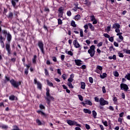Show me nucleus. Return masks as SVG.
<instances>
[{
	"instance_id": "obj_1",
	"label": "nucleus",
	"mask_w": 130,
	"mask_h": 130,
	"mask_svg": "<svg viewBox=\"0 0 130 130\" xmlns=\"http://www.w3.org/2000/svg\"><path fill=\"white\" fill-rule=\"evenodd\" d=\"M7 42L5 44V48L7 51L8 55L12 54V52H11V41H12V35L9 32L7 34Z\"/></svg>"
},
{
	"instance_id": "obj_2",
	"label": "nucleus",
	"mask_w": 130,
	"mask_h": 130,
	"mask_svg": "<svg viewBox=\"0 0 130 130\" xmlns=\"http://www.w3.org/2000/svg\"><path fill=\"white\" fill-rule=\"evenodd\" d=\"M5 83H7V81L9 82V81H10V84H11L14 88H18V87L21 85V81L17 82L13 79L10 80V77H8L7 76H5Z\"/></svg>"
},
{
	"instance_id": "obj_3",
	"label": "nucleus",
	"mask_w": 130,
	"mask_h": 130,
	"mask_svg": "<svg viewBox=\"0 0 130 130\" xmlns=\"http://www.w3.org/2000/svg\"><path fill=\"white\" fill-rule=\"evenodd\" d=\"M46 95L47 97H45V99L48 103V104H50V100L52 99H54L53 96H51L50 95V94L49 93V89L46 88Z\"/></svg>"
},
{
	"instance_id": "obj_4",
	"label": "nucleus",
	"mask_w": 130,
	"mask_h": 130,
	"mask_svg": "<svg viewBox=\"0 0 130 130\" xmlns=\"http://www.w3.org/2000/svg\"><path fill=\"white\" fill-rule=\"evenodd\" d=\"M88 53L90 54V57H93L95 55V45H91L88 50Z\"/></svg>"
},
{
	"instance_id": "obj_5",
	"label": "nucleus",
	"mask_w": 130,
	"mask_h": 130,
	"mask_svg": "<svg viewBox=\"0 0 130 130\" xmlns=\"http://www.w3.org/2000/svg\"><path fill=\"white\" fill-rule=\"evenodd\" d=\"M67 122L69 125H76V126H79L81 127V124L78 123V122L75 121H73L72 120H67Z\"/></svg>"
},
{
	"instance_id": "obj_6",
	"label": "nucleus",
	"mask_w": 130,
	"mask_h": 130,
	"mask_svg": "<svg viewBox=\"0 0 130 130\" xmlns=\"http://www.w3.org/2000/svg\"><path fill=\"white\" fill-rule=\"evenodd\" d=\"M38 46L40 49L41 50L42 53H43V54H44V48L43 43L42 42V41H39L38 42Z\"/></svg>"
},
{
	"instance_id": "obj_7",
	"label": "nucleus",
	"mask_w": 130,
	"mask_h": 130,
	"mask_svg": "<svg viewBox=\"0 0 130 130\" xmlns=\"http://www.w3.org/2000/svg\"><path fill=\"white\" fill-rule=\"evenodd\" d=\"M100 104L101 106H104V105H108L109 103L108 101L104 100L103 98H101L100 99Z\"/></svg>"
},
{
	"instance_id": "obj_8",
	"label": "nucleus",
	"mask_w": 130,
	"mask_h": 130,
	"mask_svg": "<svg viewBox=\"0 0 130 130\" xmlns=\"http://www.w3.org/2000/svg\"><path fill=\"white\" fill-rule=\"evenodd\" d=\"M63 11H64V8L62 7H60L58 9V17H60V18H62L63 16Z\"/></svg>"
},
{
	"instance_id": "obj_9",
	"label": "nucleus",
	"mask_w": 130,
	"mask_h": 130,
	"mask_svg": "<svg viewBox=\"0 0 130 130\" xmlns=\"http://www.w3.org/2000/svg\"><path fill=\"white\" fill-rule=\"evenodd\" d=\"M121 90H124V91H127L128 90V86L127 85L124 83H121L120 84Z\"/></svg>"
},
{
	"instance_id": "obj_10",
	"label": "nucleus",
	"mask_w": 130,
	"mask_h": 130,
	"mask_svg": "<svg viewBox=\"0 0 130 130\" xmlns=\"http://www.w3.org/2000/svg\"><path fill=\"white\" fill-rule=\"evenodd\" d=\"M102 70H103L102 67L98 66L96 67V70H95V72L97 73V74H102Z\"/></svg>"
},
{
	"instance_id": "obj_11",
	"label": "nucleus",
	"mask_w": 130,
	"mask_h": 130,
	"mask_svg": "<svg viewBox=\"0 0 130 130\" xmlns=\"http://www.w3.org/2000/svg\"><path fill=\"white\" fill-rule=\"evenodd\" d=\"M73 45H74L75 48H80L81 47V45H80L79 42L77 40H75L73 41Z\"/></svg>"
},
{
	"instance_id": "obj_12",
	"label": "nucleus",
	"mask_w": 130,
	"mask_h": 130,
	"mask_svg": "<svg viewBox=\"0 0 130 130\" xmlns=\"http://www.w3.org/2000/svg\"><path fill=\"white\" fill-rule=\"evenodd\" d=\"M2 23H3V21H0V33L2 32L4 35L7 36V35H8V31L5 29L2 30V27L1 26V24H2Z\"/></svg>"
},
{
	"instance_id": "obj_13",
	"label": "nucleus",
	"mask_w": 130,
	"mask_h": 130,
	"mask_svg": "<svg viewBox=\"0 0 130 130\" xmlns=\"http://www.w3.org/2000/svg\"><path fill=\"white\" fill-rule=\"evenodd\" d=\"M113 29H120V24L118 23H115L113 24L112 27Z\"/></svg>"
},
{
	"instance_id": "obj_14",
	"label": "nucleus",
	"mask_w": 130,
	"mask_h": 130,
	"mask_svg": "<svg viewBox=\"0 0 130 130\" xmlns=\"http://www.w3.org/2000/svg\"><path fill=\"white\" fill-rule=\"evenodd\" d=\"M80 85H81V89H82L83 90H85V89H86V83L85 82H81Z\"/></svg>"
},
{
	"instance_id": "obj_15",
	"label": "nucleus",
	"mask_w": 130,
	"mask_h": 130,
	"mask_svg": "<svg viewBox=\"0 0 130 130\" xmlns=\"http://www.w3.org/2000/svg\"><path fill=\"white\" fill-rule=\"evenodd\" d=\"M82 61L81 60H75V63L76 64V66H78V67H80V66L82 64V63H81Z\"/></svg>"
},
{
	"instance_id": "obj_16",
	"label": "nucleus",
	"mask_w": 130,
	"mask_h": 130,
	"mask_svg": "<svg viewBox=\"0 0 130 130\" xmlns=\"http://www.w3.org/2000/svg\"><path fill=\"white\" fill-rule=\"evenodd\" d=\"M85 104L87 105H89L90 106H92V102L89 100L86 99L85 100Z\"/></svg>"
},
{
	"instance_id": "obj_17",
	"label": "nucleus",
	"mask_w": 130,
	"mask_h": 130,
	"mask_svg": "<svg viewBox=\"0 0 130 130\" xmlns=\"http://www.w3.org/2000/svg\"><path fill=\"white\" fill-rule=\"evenodd\" d=\"M16 3H19V0H12L11 1V4H12L13 7H14V8H15L16 7Z\"/></svg>"
},
{
	"instance_id": "obj_18",
	"label": "nucleus",
	"mask_w": 130,
	"mask_h": 130,
	"mask_svg": "<svg viewBox=\"0 0 130 130\" xmlns=\"http://www.w3.org/2000/svg\"><path fill=\"white\" fill-rule=\"evenodd\" d=\"M88 26L89 27V29H90L91 31H94L95 30V27L93 26L92 23H89Z\"/></svg>"
},
{
	"instance_id": "obj_19",
	"label": "nucleus",
	"mask_w": 130,
	"mask_h": 130,
	"mask_svg": "<svg viewBox=\"0 0 130 130\" xmlns=\"http://www.w3.org/2000/svg\"><path fill=\"white\" fill-rule=\"evenodd\" d=\"M9 99L11 101H14V100H16L18 99L17 98V97H16V96L14 95H11L10 96H9Z\"/></svg>"
},
{
	"instance_id": "obj_20",
	"label": "nucleus",
	"mask_w": 130,
	"mask_h": 130,
	"mask_svg": "<svg viewBox=\"0 0 130 130\" xmlns=\"http://www.w3.org/2000/svg\"><path fill=\"white\" fill-rule=\"evenodd\" d=\"M83 112H84V113H88V114H91V113H92V111L88 109H84Z\"/></svg>"
},
{
	"instance_id": "obj_21",
	"label": "nucleus",
	"mask_w": 130,
	"mask_h": 130,
	"mask_svg": "<svg viewBox=\"0 0 130 130\" xmlns=\"http://www.w3.org/2000/svg\"><path fill=\"white\" fill-rule=\"evenodd\" d=\"M74 19L75 20V21H79V20H81V15L79 14L76 15L74 17Z\"/></svg>"
},
{
	"instance_id": "obj_22",
	"label": "nucleus",
	"mask_w": 130,
	"mask_h": 130,
	"mask_svg": "<svg viewBox=\"0 0 130 130\" xmlns=\"http://www.w3.org/2000/svg\"><path fill=\"white\" fill-rule=\"evenodd\" d=\"M105 30L107 33L110 32V31H111V24H110L109 26H107Z\"/></svg>"
},
{
	"instance_id": "obj_23",
	"label": "nucleus",
	"mask_w": 130,
	"mask_h": 130,
	"mask_svg": "<svg viewBox=\"0 0 130 130\" xmlns=\"http://www.w3.org/2000/svg\"><path fill=\"white\" fill-rule=\"evenodd\" d=\"M37 112L39 113V114H41L43 116H46V114L40 110L37 111Z\"/></svg>"
},
{
	"instance_id": "obj_24",
	"label": "nucleus",
	"mask_w": 130,
	"mask_h": 130,
	"mask_svg": "<svg viewBox=\"0 0 130 130\" xmlns=\"http://www.w3.org/2000/svg\"><path fill=\"white\" fill-rule=\"evenodd\" d=\"M13 16L14 15L13 14V13L12 12H10L7 17L8 18V19H10L11 20H12V19H13Z\"/></svg>"
},
{
	"instance_id": "obj_25",
	"label": "nucleus",
	"mask_w": 130,
	"mask_h": 130,
	"mask_svg": "<svg viewBox=\"0 0 130 130\" xmlns=\"http://www.w3.org/2000/svg\"><path fill=\"white\" fill-rule=\"evenodd\" d=\"M107 77V74L105 73L100 75V78L101 79H105V78H106Z\"/></svg>"
},
{
	"instance_id": "obj_26",
	"label": "nucleus",
	"mask_w": 130,
	"mask_h": 130,
	"mask_svg": "<svg viewBox=\"0 0 130 130\" xmlns=\"http://www.w3.org/2000/svg\"><path fill=\"white\" fill-rule=\"evenodd\" d=\"M37 85L38 86V89H39L40 90H41V89H42V84H41V83H40V82H38Z\"/></svg>"
},
{
	"instance_id": "obj_27",
	"label": "nucleus",
	"mask_w": 130,
	"mask_h": 130,
	"mask_svg": "<svg viewBox=\"0 0 130 130\" xmlns=\"http://www.w3.org/2000/svg\"><path fill=\"white\" fill-rule=\"evenodd\" d=\"M66 53H67V54H69V55H71V56H73V55L74 54L73 53V52H72L71 51H68V50H66L65 51Z\"/></svg>"
},
{
	"instance_id": "obj_28",
	"label": "nucleus",
	"mask_w": 130,
	"mask_h": 130,
	"mask_svg": "<svg viewBox=\"0 0 130 130\" xmlns=\"http://www.w3.org/2000/svg\"><path fill=\"white\" fill-rule=\"evenodd\" d=\"M37 58V55H35L34 56V58L32 59V61L33 63H36V59Z\"/></svg>"
},
{
	"instance_id": "obj_29",
	"label": "nucleus",
	"mask_w": 130,
	"mask_h": 130,
	"mask_svg": "<svg viewBox=\"0 0 130 130\" xmlns=\"http://www.w3.org/2000/svg\"><path fill=\"white\" fill-rule=\"evenodd\" d=\"M109 59H114V60H116V55H113V56H109Z\"/></svg>"
},
{
	"instance_id": "obj_30",
	"label": "nucleus",
	"mask_w": 130,
	"mask_h": 130,
	"mask_svg": "<svg viewBox=\"0 0 130 130\" xmlns=\"http://www.w3.org/2000/svg\"><path fill=\"white\" fill-rule=\"evenodd\" d=\"M71 26H72V27H77V25L76 24V22H75V21L74 20H72L71 21Z\"/></svg>"
},
{
	"instance_id": "obj_31",
	"label": "nucleus",
	"mask_w": 130,
	"mask_h": 130,
	"mask_svg": "<svg viewBox=\"0 0 130 130\" xmlns=\"http://www.w3.org/2000/svg\"><path fill=\"white\" fill-rule=\"evenodd\" d=\"M125 79H127L128 81H130V73H127L124 77Z\"/></svg>"
},
{
	"instance_id": "obj_32",
	"label": "nucleus",
	"mask_w": 130,
	"mask_h": 130,
	"mask_svg": "<svg viewBox=\"0 0 130 130\" xmlns=\"http://www.w3.org/2000/svg\"><path fill=\"white\" fill-rule=\"evenodd\" d=\"M47 83L48 86H50V87H53V83H52V82H50L49 80H47Z\"/></svg>"
},
{
	"instance_id": "obj_33",
	"label": "nucleus",
	"mask_w": 130,
	"mask_h": 130,
	"mask_svg": "<svg viewBox=\"0 0 130 130\" xmlns=\"http://www.w3.org/2000/svg\"><path fill=\"white\" fill-rule=\"evenodd\" d=\"M92 115L93 116L94 118H96V116H97V112L95 111H92Z\"/></svg>"
},
{
	"instance_id": "obj_34",
	"label": "nucleus",
	"mask_w": 130,
	"mask_h": 130,
	"mask_svg": "<svg viewBox=\"0 0 130 130\" xmlns=\"http://www.w3.org/2000/svg\"><path fill=\"white\" fill-rule=\"evenodd\" d=\"M84 31H83V29H80V37H84Z\"/></svg>"
},
{
	"instance_id": "obj_35",
	"label": "nucleus",
	"mask_w": 130,
	"mask_h": 130,
	"mask_svg": "<svg viewBox=\"0 0 130 130\" xmlns=\"http://www.w3.org/2000/svg\"><path fill=\"white\" fill-rule=\"evenodd\" d=\"M78 98L80 101H83L84 100V99L83 98V96L81 94H78Z\"/></svg>"
},
{
	"instance_id": "obj_36",
	"label": "nucleus",
	"mask_w": 130,
	"mask_h": 130,
	"mask_svg": "<svg viewBox=\"0 0 130 130\" xmlns=\"http://www.w3.org/2000/svg\"><path fill=\"white\" fill-rule=\"evenodd\" d=\"M67 85L69 87V88H71V89H73V88H74V86H73V84H72V83L71 82H69Z\"/></svg>"
},
{
	"instance_id": "obj_37",
	"label": "nucleus",
	"mask_w": 130,
	"mask_h": 130,
	"mask_svg": "<svg viewBox=\"0 0 130 130\" xmlns=\"http://www.w3.org/2000/svg\"><path fill=\"white\" fill-rule=\"evenodd\" d=\"M113 100L115 104H117V98H116V96H114Z\"/></svg>"
},
{
	"instance_id": "obj_38",
	"label": "nucleus",
	"mask_w": 130,
	"mask_h": 130,
	"mask_svg": "<svg viewBox=\"0 0 130 130\" xmlns=\"http://www.w3.org/2000/svg\"><path fill=\"white\" fill-rule=\"evenodd\" d=\"M67 15L68 17H71L72 16V12L71 11H68L67 12Z\"/></svg>"
},
{
	"instance_id": "obj_39",
	"label": "nucleus",
	"mask_w": 130,
	"mask_h": 130,
	"mask_svg": "<svg viewBox=\"0 0 130 130\" xmlns=\"http://www.w3.org/2000/svg\"><path fill=\"white\" fill-rule=\"evenodd\" d=\"M44 71L45 76H49V73H48V70H47V69H45Z\"/></svg>"
},
{
	"instance_id": "obj_40",
	"label": "nucleus",
	"mask_w": 130,
	"mask_h": 130,
	"mask_svg": "<svg viewBox=\"0 0 130 130\" xmlns=\"http://www.w3.org/2000/svg\"><path fill=\"white\" fill-rule=\"evenodd\" d=\"M114 77H118L119 76V74L117 71H115L113 73Z\"/></svg>"
},
{
	"instance_id": "obj_41",
	"label": "nucleus",
	"mask_w": 130,
	"mask_h": 130,
	"mask_svg": "<svg viewBox=\"0 0 130 130\" xmlns=\"http://www.w3.org/2000/svg\"><path fill=\"white\" fill-rule=\"evenodd\" d=\"M1 127L2 128H3V129H7L8 126L6 125H3L2 126H1Z\"/></svg>"
},
{
	"instance_id": "obj_42",
	"label": "nucleus",
	"mask_w": 130,
	"mask_h": 130,
	"mask_svg": "<svg viewBox=\"0 0 130 130\" xmlns=\"http://www.w3.org/2000/svg\"><path fill=\"white\" fill-rule=\"evenodd\" d=\"M36 122H37V123H38V124L39 125H41V124H42V123H41V121H40V120H39L38 119H37L36 120Z\"/></svg>"
},
{
	"instance_id": "obj_43",
	"label": "nucleus",
	"mask_w": 130,
	"mask_h": 130,
	"mask_svg": "<svg viewBox=\"0 0 130 130\" xmlns=\"http://www.w3.org/2000/svg\"><path fill=\"white\" fill-rule=\"evenodd\" d=\"M39 108H40V109H45V107L41 104H40Z\"/></svg>"
},
{
	"instance_id": "obj_44",
	"label": "nucleus",
	"mask_w": 130,
	"mask_h": 130,
	"mask_svg": "<svg viewBox=\"0 0 130 130\" xmlns=\"http://www.w3.org/2000/svg\"><path fill=\"white\" fill-rule=\"evenodd\" d=\"M109 40L111 42H113V41H114V39L113 37H110L109 38Z\"/></svg>"
},
{
	"instance_id": "obj_45",
	"label": "nucleus",
	"mask_w": 130,
	"mask_h": 130,
	"mask_svg": "<svg viewBox=\"0 0 130 130\" xmlns=\"http://www.w3.org/2000/svg\"><path fill=\"white\" fill-rule=\"evenodd\" d=\"M90 19H91V21L93 22V21H94L95 20H96V18H95V16L94 15H92L90 16Z\"/></svg>"
},
{
	"instance_id": "obj_46",
	"label": "nucleus",
	"mask_w": 130,
	"mask_h": 130,
	"mask_svg": "<svg viewBox=\"0 0 130 130\" xmlns=\"http://www.w3.org/2000/svg\"><path fill=\"white\" fill-rule=\"evenodd\" d=\"M62 24V20L60 19H58V25H61Z\"/></svg>"
},
{
	"instance_id": "obj_47",
	"label": "nucleus",
	"mask_w": 130,
	"mask_h": 130,
	"mask_svg": "<svg viewBox=\"0 0 130 130\" xmlns=\"http://www.w3.org/2000/svg\"><path fill=\"white\" fill-rule=\"evenodd\" d=\"M73 81H74V79L72 78V77H70L68 79V81L69 82V83H72V82H73Z\"/></svg>"
},
{
	"instance_id": "obj_48",
	"label": "nucleus",
	"mask_w": 130,
	"mask_h": 130,
	"mask_svg": "<svg viewBox=\"0 0 130 130\" xmlns=\"http://www.w3.org/2000/svg\"><path fill=\"white\" fill-rule=\"evenodd\" d=\"M84 5H86V6H87V7H90L91 6V2H88V1H87V2H85Z\"/></svg>"
},
{
	"instance_id": "obj_49",
	"label": "nucleus",
	"mask_w": 130,
	"mask_h": 130,
	"mask_svg": "<svg viewBox=\"0 0 130 130\" xmlns=\"http://www.w3.org/2000/svg\"><path fill=\"white\" fill-rule=\"evenodd\" d=\"M103 36L106 38H109V37H110V36L109 35H108V34H104Z\"/></svg>"
},
{
	"instance_id": "obj_50",
	"label": "nucleus",
	"mask_w": 130,
	"mask_h": 130,
	"mask_svg": "<svg viewBox=\"0 0 130 130\" xmlns=\"http://www.w3.org/2000/svg\"><path fill=\"white\" fill-rule=\"evenodd\" d=\"M112 50H115V48H113V46H111L109 47V51H112Z\"/></svg>"
},
{
	"instance_id": "obj_51",
	"label": "nucleus",
	"mask_w": 130,
	"mask_h": 130,
	"mask_svg": "<svg viewBox=\"0 0 130 130\" xmlns=\"http://www.w3.org/2000/svg\"><path fill=\"white\" fill-rule=\"evenodd\" d=\"M102 45H103V43L102 42H101L99 44H98L97 46L98 47H101V46H102Z\"/></svg>"
},
{
	"instance_id": "obj_52",
	"label": "nucleus",
	"mask_w": 130,
	"mask_h": 130,
	"mask_svg": "<svg viewBox=\"0 0 130 130\" xmlns=\"http://www.w3.org/2000/svg\"><path fill=\"white\" fill-rule=\"evenodd\" d=\"M89 81L90 83V84H93V78L89 77Z\"/></svg>"
},
{
	"instance_id": "obj_53",
	"label": "nucleus",
	"mask_w": 130,
	"mask_h": 130,
	"mask_svg": "<svg viewBox=\"0 0 130 130\" xmlns=\"http://www.w3.org/2000/svg\"><path fill=\"white\" fill-rule=\"evenodd\" d=\"M28 73H29V70L28 69H25L24 70V74H25V75H28Z\"/></svg>"
},
{
	"instance_id": "obj_54",
	"label": "nucleus",
	"mask_w": 130,
	"mask_h": 130,
	"mask_svg": "<svg viewBox=\"0 0 130 130\" xmlns=\"http://www.w3.org/2000/svg\"><path fill=\"white\" fill-rule=\"evenodd\" d=\"M102 91H103V93H106V89H105V86H103Z\"/></svg>"
},
{
	"instance_id": "obj_55",
	"label": "nucleus",
	"mask_w": 130,
	"mask_h": 130,
	"mask_svg": "<svg viewBox=\"0 0 130 130\" xmlns=\"http://www.w3.org/2000/svg\"><path fill=\"white\" fill-rule=\"evenodd\" d=\"M118 54L119 57H123L124 56L122 53H118Z\"/></svg>"
},
{
	"instance_id": "obj_56",
	"label": "nucleus",
	"mask_w": 130,
	"mask_h": 130,
	"mask_svg": "<svg viewBox=\"0 0 130 130\" xmlns=\"http://www.w3.org/2000/svg\"><path fill=\"white\" fill-rule=\"evenodd\" d=\"M84 28L85 29L88 30V29L89 28V25L88 24H85L84 26Z\"/></svg>"
},
{
	"instance_id": "obj_57",
	"label": "nucleus",
	"mask_w": 130,
	"mask_h": 130,
	"mask_svg": "<svg viewBox=\"0 0 130 130\" xmlns=\"http://www.w3.org/2000/svg\"><path fill=\"white\" fill-rule=\"evenodd\" d=\"M109 109H110V110H111V111H114V108H113V107L110 106L109 107Z\"/></svg>"
},
{
	"instance_id": "obj_58",
	"label": "nucleus",
	"mask_w": 130,
	"mask_h": 130,
	"mask_svg": "<svg viewBox=\"0 0 130 130\" xmlns=\"http://www.w3.org/2000/svg\"><path fill=\"white\" fill-rule=\"evenodd\" d=\"M103 124H104L105 126H108V123L107 122V121H105L104 122H103Z\"/></svg>"
},
{
	"instance_id": "obj_59",
	"label": "nucleus",
	"mask_w": 130,
	"mask_h": 130,
	"mask_svg": "<svg viewBox=\"0 0 130 130\" xmlns=\"http://www.w3.org/2000/svg\"><path fill=\"white\" fill-rule=\"evenodd\" d=\"M94 101L95 102H100V100H99V98H98L97 97H95L94 98Z\"/></svg>"
},
{
	"instance_id": "obj_60",
	"label": "nucleus",
	"mask_w": 130,
	"mask_h": 130,
	"mask_svg": "<svg viewBox=\"0 0 130 130\" xmlns=\"http://www.w3.org/2000/svg\"><path fill=\"white\" fill-rule=\"evenodd\" d=\"M85 127L86 129H90V125L88 124H85Z\"/></svg>"
},
{
	"instance_id": "obj_61",
	"label": "nucleus",
	"mask_w": 130,
	"mask_h": 130,
	"mask_svg": "<svg viewBox=\"0 0 130 130\" xmlns=\"http://www.w3.org/2000/svg\"><path fill=\"white\" fill-rule=\"evenodd\" d=\"M62 79L64 80H64H66V79H67V75H66V74H63L62 75Z\"/></svg>"
},
{
	"instance_id": "obj_62",
	"label": "nucleus",
	"mask_w": 130,
	"mask_h": 130,
	"mask_svg": "<svg viewBox=\"0 0 130 130\" xmlns=\"http://www.w3.org/2000/svg\"><path fill=\"white\" fill-rule=\"evenodd\" d=\"M114 46H115L116 47H118V46H119L118 43H117L116 42H114Z\"/></svg>"
},
{
	"instance_id": "obj_63",
	"label": "nucleus",
	"mask_w": 130,
	"mask_h": 130,
	"mask_svg": "<svg viewBox=\"0 0 130 130\" xmlns=\"http://www.w3.org/2000/svg\"><path fill=\"white\" fill-rule=\"evenodd\" d=\"M0 43L1 44V46H2V48H4V47H5V43L4 42H2Z\"/></svg>"
},
{
	"instance_id": "obj_64",
	"label": "nucleus",
	"mask_w": 130,
	"mask_h": 130,
	"mask_svg": "<svg viewBox=\"0 0 130 130\" xmlns=\"http://www.w3.org/2000/svg\"><path fill=\"white\" fill-rule=\"evenodd\" d=\"M115 31L116 33L118 34V33H119V32H120V29H119V28H116V29H115Z\"/></svg>"
}]
</instances>
